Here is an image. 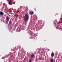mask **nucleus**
Instances as JSON below:
<instances>
[{"label": "nucleus", "instance_id": "nucleus-17", "mask_svg": "<svg viewBox=\"0 0 62 62\" xmlns=\"http://www.w3.org/2000/svg\"><path fill=\"white\" fill-rule=\"evenodd\" d=\"M2 59H3V58H2Z\"/></svg>", "mask_w": 62, "mask_h": 62}, {"label": "nucleus", "instance_id": "nucleus-14", "mask_svg": "<svg viewBox=\"0 0 62 62\" xmlns=\"http://www.w3.org/2000/svg\"><path fill=\"white\" fill-rule=\"evenodd\" d=\"M25 59H25V58H24V60H25Z\"/></svg>", "mask_w": 62, "mask_h": 62}, {"label": "nucleus", "instance_id": "nucleus-11", "mask_svg": "<svg viewBox=\"0 0 62 62\" xmlns=\"http://www.w3.org/2000/svg\"><path fill=\"white\" fill-rule=\"evenodd\" d=\"M11 52H10L9 53V55H11Z\"/></svg>", "mask_w": 62, "mask_h": 62}, {"label": "nucleus", "instance_id": "nucleus-7", "mask_svg": "<svg viewBox=\"0 0 62 62\" xmlns=\"http://www.w3.org/2000/svg\"><path fill=\"white\" fill-rule=\"evenodd\" d=\"M51 56L52 57H53L54 56V53L53 52H52L51 54Z\"/></svg>", "mask_w": 62, "mask_h": 62}, {"label": "nucleus", "instance_id": "nucleus-6", "mask_svg": "<svg viewBox=\"0 0 62 62\" xmlns=\"http://www.w3.org/2000/svg\"><path fill=\"white\" fill-rule=\"evenodd\" d=\"M30 34H31V36H33L32 34H33V32L32 31H30Z\"/></svg>", "mask_w": 62, "mask_h": 62}, {"label": "nucleus", "instance_id": "nucleus-16", "mask_svg": "<svg viewBox=\"0 0 62 62\" xmlns=\"http://www.w3.org/2000/svg\"><path fill=\"white\" fill-rule=\"evenodd\" d=\"M58 23H60V22H58Z\"/></svg>", "mask_w": 62, "mask_h": 62}, {"label": "nucleus", "instance_id": "nucleus-13", "mask_svg": "<svg viewBox=\"0 0 62 62\" xmlns=\"http://www.w3.org/2000/svg\"><path fill=\"white\" fill-rule=\"evenodd\" d=\"M37 58H38V57H37V56H36V60H37Z\"/></svg>", "mask_w": 62, "mask_h": 62}, {"label": "nucleus", "instance_id": "nucleus-18", "mask_svg": "<svg viewBox=\"0 0 62 62\" xmlns=\"http://www.w3.org/2000/svg\"><path fill=\"white\" fill-rule=\"evenodd\" d=\"M7 57H8V56H7Z\"/></svg>", "mask_w": 62, "mask_h": 62}, {"label": "nucleus", "instance_id": "nucleus-8", "mask_svg": "<svg viewBox=\"0 0 62 62\" xmlns=\"http://www.w3.org/2000/svg\"><path fill=\"white\" fill-rule=\"evenodd\" d=\"M50 61L51 62H54V61L52 59H51Z\"/></svg>", "mask_w": 62, "mask_h": 62}, {"label": "nucleus", "instance_id": "nucleus-2", "mask_svg": "<svg viewBox=\"0 0 62 62\" xmlns=\"http://www.w3.org/2000/svg\"><path fill=\"white\" fill-rule=\"evenodd\" d=\"M9 19L10 18H9L8 16H7L6 18V22L7 24H8V21H9Z\"/></svg>", "mask_w": 62, "mask_h": 62}, {"label": "nucleus", "instance_id": "nucleus-5", "mask_svg": "<svg viewBox=\"0 0 62 62\" xmlns=\"http://www.w3.org/2000/svg\"><path fill=\"white\" fill-rule=\"evenodd\" d=\"M29 14H30V15H32L33 14H34V12H29Z\"/></svg>", "mask_w": 62, "mask_h": 62}, {"label": "nucleus", "instance_id": "nucleus-3", "mask_svg": "<svg viewBox=\"0 0 62 62\" xmlns=\"http://www.w3.org/2000/svg\"><path fill=\"white\" fill-rule=\"evenodd\" d=\"M13 1V0H9L8 2L9 5H12Z\"/></svg>", "mask_w": 62, "mask_h": 62}, {"label": "nucleus", "instance_id": "nucleus-15", "mask_svg": "<svg viewBox=\"0 0 62 62\" xmlns=\"http://www.w3.org/2000/svg\"><path fill=\"white\" fill-rule=\"evenodd\" d=\"M56 28H58V27H56Z\"/></svg>", "mask_w": 62, "mask_h": 62}, {"label": "nucleus", "instance_id": "nucleus-4", "mask_svg": "<svg viewBox=\"0 0 62 62\" xmlns=\"http://www.w3.org/2000/svg\"><path fill=\"white\" fill-rule=\"evenodd\" d=\"M4 14V13L3 12H0V15L1 16H2V15H3Z\"/></svg>", "mask_w": 62, "mask_h": 62}, {"label": "nucleus", "instance_id": "nucleus-10", "mask_svg": "<svg viewBox=\"0 0 62 62\" xmlns=\"http://www.w3.org/2000/svg\"><path fill=\"white\" fill-rule=\"evenodd\" d=\"M34 55L33 54H32L31 55V57H33V56H34Z\"/></svg>", "mask_w": 62, "mask_h": 62}, {"label": "nucleus", "instance_id": "nucleus-12", "mask_svg": "<svg viewBox=\"0 0 62 62\" xmlns=\"http://www.w3.org/2000/svg\"><path fill=\"white\" fill-rule=\"evenodd\" d=\"M29 61L30 62H31V60H30Z\"/></svg>", "mask_w": 62, "mask_h": 62}, {"label": "nucleus", "instance_id": "nucleus-9", "mask_svg": "<svg viewBox=\"0 0 62 62\" xmlns=\"http://www.w3.org/2000/svg\"><path fill=\"white\" fill-rule=\"evenodd\" d=\"M12 23V22H11V21H10L9 22V23H10V24H11Z\"/></svg>", "mask_w": 62, "mask_h": 62}, {"label": "nucleus", "instance_id": "nucleus-1", "mask_svg": "<svg viewBox=\"0 0 62 62\" xmlns=\"http://www.w3.org/2000/svg\"><path fill=\"white\" fill-rule=\"evenodd\" d=\"M29 17L28 16V15L27 14L25 15V16H24V20L25 21V22L26 23V22L27 21H28V19Z\"/></svg>", "mask_w": 62, "mask_h": 62}]
</instances>
